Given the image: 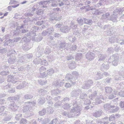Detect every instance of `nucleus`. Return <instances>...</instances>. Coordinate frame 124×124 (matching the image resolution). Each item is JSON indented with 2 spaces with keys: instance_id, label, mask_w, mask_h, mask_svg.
I'll use <instances>...</instances> for the list:
<instances>
[{
  "instance_id": "obj_54",
  "label": "nucleus",
  "mask_w": 124,
  "mask_h": 124,
  "mask_svg": "<svg viewBox=\"0 0 124 124\" xmlns=\"http://www.w3.org/2000/svg\"><path fill=\"white\" fill-rule=\"evenodd\" d=\"M47 110L48 112L50 114L53 111V108L50 106L47 108Z\"/></svg>"
},
{
  "instance_id": "obj_28",
  "label": "nucleus",
  "mask_w": 124,
  "mask_h": 124,
  "mask_svg": "<svg viewBox=\"0 0 124 124\" xmlns=\"http://www.w3.org/2000/svg\"><path fill=\"white\" fill-rule=\"evenodd\" d=\"M16 59V58L15 55H14L13 57L10 56V58L8 60V62L10 64L13 63L15 62V60Z\"/></svg>"
},
{
  "instance_id": "obj_63",
  "label": "nucleus",
  "mask_w": 124,
  "mask_h": 124,
  "mask_svg": "<svg viewBox=\"0 0 124 124\" xmlns=\"http://www.w3.org/2000/svg\"><path fill=\"white\" fill-rule=\"evenodd\" d=\"M48 34L47 31H44L42 32V35L43 36H45L47 35Z\"/></svg>"
},
{
  "instance_id": "obj_62",
  "label": "nucleus",
  "mask_w": 124,
  "mask_h": 124,
  "mask_svg": "<svg viewBox=\"0 0 124 124\" xmlns=\"http://www.w3.org/2000/svg\"><path fill=\"white\" fill-rule=\"evenodd\" d=\"M22 115V114H17L16 115L15 118L17 120H18L20 118Z\"/></svg>"
},
{
  "instance_id": "obj_17",
  "label": "nucleus",
  "mask_w": 124,
  "mask_h": 124,
  "mask_svg": "<svg viewBox=\"0 0 124 124\" xmlns=\"http://www.w3.org/2000/svg\"><path fill=\"white\" fill-rule=\"evenodd\" d=\"M63 84L64 83L62 81L59 80L53 82V85L54 86L59 87L62 86Z\"/></svg>"
},
{
  "instance_id": "obj_39",
  "label": "nucleus",
  "mask_w": 124,
  "mask_h": 124,
  "mask_svg": "<svg viewBox=\"0 0 124 124\" xmlns=\"http://www.w3.org/2000/svg\"><path fill=\"white\" fill-rule=\"evenodd\" d=\"M91 10H93L92 12L93 14L97 15H100L102 13L100 11H99L98 10H95V9H91Z\"/></svg>"
},
{
  "instance_id": "obj_15",
  "label": "nucleus",
  "mask_w": 124,
  "mask_h": 124,
  "mask_svg": "<svg viewBox=\"0 0 124 124\" xmlns=\"http://www.w3.org/2000/svg\"><path fill=\"white\" fill-rule=\"evenodd\" d=\"M95 55L93 53L89 52L87 53L85 55L86 58L88 60H91L93 59Z\"/></svg>"
},
{
  "instance_id": "obj_30",
  "label": "nucleus",
  "mask_w": 124,
  "mask_h": 124,
  "mask_svg": "<svg viewBox=\"0 0 124 124\" xmlns=\"http://www.w3.org/2000/svg\"><path fill=\"white\" fill-rule=\"evenodd\" d=\"M84 23L89 25H91L93 23L92 20L89 19H86L84 18Z\"/></svg>"
},
{
  "instance_id": "obj_11",
  "label": "nucleus",
  "mask_w": 124,
  "mask_h": 124,
  "mask_svg": "<svg viewBox=\"0 0 124 124\" xmlns=\"http://www.w3.org/2000/svg\"><path fill=\"white\" fill-rule=\"evenodd\" d=\"M68 44L66 43L65 41H62L60 42L59 45V48L60 49H66L68 50L69 48V47L68 46Z\"/></svg>"
},
{
  "instance_id": "obj_3",
  "label": "nucleus",
  "mask_w": 124,
  "mask_h": 124,
  "mask_svg": "<svg viewBox=\"0 0 124 124\" xmlns=\"http://www.w3.org/2000/svg\"><path fill=\"white\" fill-rule=\"evenodd\" d=\"M35 102H28L26 103L25 106L23 107V112H30V114H32V107L36 104Z\"/></svg>"
},
{
  "instance_id": "obj_58",
  "label": "nucleus",
  "mask_w": 124,
  "mask_h": 124,
  "mask_svg": "<svg viewBox=\"0 0 124 124\" xmlns=\"http://www.w3.org/2000/svg\"><path fill=\"white\" fill-rule=\"evenodd\" d=\"M9 72L8 71L6 72L5 71H3L0 72V74L2 75H8V73Z\"/></svg>"
},
{
  "instance_id": "obj_53",
  "label": "nucleus",
  "mask_w": 124,
  "mask_h": 124,
  "mask_svg": "<svg viewBox=\"0 0 124 124\" xmlns=\"http://www.w3.org/2000/svg\"><path fill=\"white\" fill-rule=\"evenodd\" d=\"M88 26L87 25H84V26L82 28V32L83 33H85V31L88 29Z\"/></svg>"
},
{
  "instance_id": "obj_2",
  "label": "nucleus",
  "mask_w": 124,
  "mask_h": 124,
  "mask_svg": "<svg viewBox=\"0 0 124 124\" xmlns=\"http://www.w3.org/2000/svg\"><path fill=\"white\" fill-rule=\"evenodd\" d=\"M8 78L7 81L8 82H11L13 83H16V84H19V85L16 87L17 89H20L23 88L28 84L25 81H23L21 83L22 81L21 80L17 81L16 79L11 75L8 76Z\"/></svg>"
},
{
  "instance_id": "obj_41",
  "label": "nucleus",
  "mask_w": 124,
  "mask_h": 124,
  "mask_svg": "<svg viewBox=\"0 0 124 124\" xmlns=\"http://www.w3.org/2000/svg\"><path fill=\"white\" fill-rule=\"evenodd\" d=\"M33 97V96L29 94H26L24 96V98L25 99H29L32 98Z\"/></svg>"
},
{
  "instance_id": "obj_33",
  "label": "nucleus",
  "mask_w": 124,
  "mask_h": 124,
  "mask_svg": "<svg viewBox=\"0 0 124 124\" xmlns=\"http://www.w3.org/2000/svg\"><path fill=\"white\" fill-rule=\"evenodd\" d=\"M39 94L42 95H45L47 94V91H46L45 89H41L39 90Z\"/></svg>"
},
{
  "instance_id": "obj_7",
  "label": "nucleus",
  "mask_w": 124,
  "mask_h": 124,
  "mask_svg": "<svg viewBox=\"0 0 124 124\" xmlns=\"http://www.w3.org/2000/svg\"><path fill=\"white\" fill-rule=\"evenodd\" d=\"M115 106H110L108 104H106L104 106V107L105 110H109V112L110 113H115L119 109V108L118 107H116L114 109L113 108L115 107Z\"/></svg>"
},
{
  "instance_id": "obj_47",
  "label": "nucleus",
  "mask_w": 124,
  "mask_h": 124,
  "mask_svg": "<svg viewBox=\"0 0 124 124\" xmlns=\"http://www.w3.org/2000/svg\"><path fill=\"white\" fill-rule=\"evenodd\" d=\"M117 42L122 45L124 44V40L121 39L118 37V39H117Z\"/></svg>"
},
{
  "instance_id": "obj_26",
  "label": "nucleus",
  "mask_w": 124,
  "mask_h": 124,
  "mask_svg": "<svg viewBox=\"0 0 124 124\" xmlns=\"http://www.w3.org/2000/svg\"><path fill=\"white\" fill-rule=\"evenodd\" d=\"M117 39H118V37L115 36L113 37L109 38V41L110 43H112L116 41L117 42Z\"/></svg>"
},
{
  "instance_id": "obj_34",
  "label": "nucleus",
  "mask_w": 124,
  "mask_h": 124,
  "mask_svg": "<svg viewBox=\"0 0 124 124\" xmlns=\"http://www.w3.org/2000/svg\"><path fill=\"white\" fill-rule=\"evenodd\" d=\"M82 57V54L81 53H77L75 56V59L77 60H79Z\"/></svg>"
},
{
  "instance_id": "obj_60",
  "label": "nucleus",
  "mask_w": 124,
  "mask_h": 124,
  "mask_svg": "<svg viewBox=\"0 0 124 124\" xmlns=\"http://www.w3.org/2000/svg\"><path fill=\"white\" fill-rule=\"evenodd\" d=\"M57 120H58L57 119H54L51 122L49 123V124H58Z\"/></svg>"
},
{
  "instance_id": "obj_12",
  "label": "nucleus",
  "mask_w": 124,
  "mask_h": 124,
  "mask_svg": "<svg viewBox=\"0 0 124 124\" xmlns=\"http://www.w3.org/2000/svg\"><path fill=\"white\" fill-rule=\"evenodd\" d=\"M97 54H98L99 61H104L105 60L107 56L106 54L103 53L100 54V53L98 52Z\"/></svg>"
},
{
  "instance_id": "obj_52",
  "label": "nucleus",
  "mask_w": 124,
  "mask_h": 124,
  "mask_svg": "<svg viewBox=\"0 0 124 124\" xmlns=\"http://www.w3.org/2000/svg\"><path fill=\"white\" fill-rule=\"evenodd\" d=\"M123 74H121V73L120 72L119 73V77H118V79H122V78H124V72H123Z\"/></svg>"
},
{
  "instance_id": "obj_61",
  "label": "nucleus",
  "mask_w": 124,
  "mask_h": 124,
  "mask_svg": "<svg viewBox=\"0 0 124 124\" xmlns=\"http://www.w3.org/2000/svg\"><path fill=\"white\" fill-rule=\"evenodd\" d=\"M115 117L114 115H112L109 118L108 120L109 121H113L114 120Z\"/></svg>"
},
{
  "instance_id": "obj_50",
  "label": "nucleus",
  "mask_w": 124,
  "mask_h": 124,
  "mask_svg": "<svg viewBox=\"0 0 124 124\" xmlns=\"http://www.w3.org/2000/svg\"><path fill=\"white\" fill-rule=\"evenodd\" d=\"M35 33V32H34L31 31V32H29L27 33V35L28 36H34L36 34Z\"/></svg>"
},
{
  "instance_id": "obj_10",
  "label": "nucleus",
  "mask_w": 124,
  "mask_h": 124,
  "mask_svg": "<svg viewBox=\"0 0 124 124\" xmlns=\"http://www.w3.org/2000/svg\"><path fill=\"white\" fill-rule=\"evenodd\" d=\"M93 81L92 80H89L85 82L82 86V88L84 89H89L93 84Z\"/></svg>"
},
{
  "instance_id": "obj_40",
  "label": "nucleus",
  "mask_w": 124,
  "mask_h": 124,
  "mask_svg": "<svg viewBox=\"0 0 124 124\" xmlns=\"http://www.w3.org/2000/svg\"><path fill=\"white\" fill-rule=\"evenodd\" d=\"M22 48L24 50L27 51L30 49V48L29 47L28 44L26 43L23 45Z\"/></svg>"
},
{
  "instance_id": "obj_27",
  "label": "nucleus",
  "mask_w": 124,
  "mask_h": 124,
  "mask_svg": "<svg viewBox=\"0 0 124 124\" xmlns=\"http://www.w3.org/2000/svg\"><path fill=\"white\" fill-rule=\"evenodd\" d=\"M46 99L47 100L48 104H50L49 105L51 104V105H52V104H53V99H52L51 97L50 96L47 95L46 97Z\"/></svg>"
},
{
  "instance_id": "obj_56",
  "label": "nucleus",
  "mask_w": 124,
  "mask_h": 124,
  "mask_svg": "<svg viewBox=\"0 0 124 124\" xmlns=\"http://www.w3.org/2000/svg\"><path fill=\"white\" fill-rule=\"evenodd\" d=\"M40 63L42 65H44L46 66L47 64V61L45 60H41V61Z\"/></svg>"
},
{
  "instance_id": "obj_42",
  "label": "nucleus",
  "mask_w": 124,
  "mask_h": 124,
  "mask_svg": "<svg viewBox=\"0 0 124 124\" xmlns=\"http://www.w3.org/2000/svg\"><path fill=\"white\" fill-rule=\"evenodd\" d=\"M77 21L80 25H82L84 24V21L82 19L78 18L77 19Z\"/></svg>"
},
{
  "instance_id": "obj_20",
  "label": "nucleus",
  "mask_w": 124,
  "mask_h": 124,
  "mask_svg": "<svg viewBox=\"0 0 124 124\" xmlns=\"http://www.w3.org/2000/svg\"><path fill=\"white\" fill-rule=\"evenodd\" d=\"M9 107L10 108L11 110L13 111H15L17 109L18 106L14 104H11L9 105Z\"/></svg>"
},
{
  "instance_id": "obj_44",
  "label": "nucleus",
  "mask_w": 124,
  "mask_h": 124,
  "mask_svg": "<svg viewBox=\"0 0 124 124\" xmlns=\"http://www.w3.org/2000/svg\"><path fill=\"white\" fill-rule=\"evenodd\" d=\"M46 31L48 35H50L54 31V29L53 28L50 27L47 29Z\"/></svg>"
},
{
  "instance_id": "obj_6",
  "label": "nucleus",
  "mask_w": 124,
  "mask_h": 124,
  "mask_svg": "<svg viewBox=\"0 0 124 124\" xmlns=\"http://www.w3.org/2000/svg\"><path fill=\"white\" fill-rule=\"evenodd\" d=\"M37 50H39L36 53V56L33 61V62L35 64H38L40 63L41 59L40 58L44 51V49L39 47L38 48Z\"/></svg>"
},
{
  "instance_id": "obj_51",
  "label": "nucleus",
  "mask_w": 124,
  "mask_h": 124,
  "mask_svg": "<svg viewBox=\"0 0 124 124\" xmlns=\"http://www.w3.org/2000/svg\"><path fill=\"white\" fill-rule=\"evenodd\" d=\"M70 28H72V29H76L77 27V25L75 24L74 23L72 22H71L70 26Z\"/></svg>"
},
{
  "instance_id": "obj_23",
  "label": "nucleus",
  "mask_w": 124,
  "mask_h": 124,
  "mask_svg": "<svg viewBox=\"0 0 124 124\" xmlns=\"http://www.w3.org/2000/svg\"><path fill=\"white\" fill-rule=\"evenodd\" d=\"M67 0H59V6H61L64 5H67Z\"/></svg>"
},
{
  "instance_id": "obj_36",
  "label": "nucleus",
  "mask_w": 124,
  "mask_h": 124,
  "mask_svg": "<svg viewBox=\"0 0 124 124\" xmlns=\"http://www.w3.org/2000/svg\"><path fill=\"white\" fill-rule=\"evenodd\" d=\"M47 75L49 76H51L54 73V70L52 68L50 69L47 71Z\"/></svg>"
},
{
  "instance_id": "obj_46",
  "label": "nucleus",
  "mask_w": 124,
  "mask_h": 124,
  "mask_svg": "<svg viewBox=\"0 0 124 124\" xmlns=\"http://www.w3.org/2000/svg\"><path fill=\"white\" fill-rule=\"evenodd\" d=\"M46 113V110L45 109H43L42 110L39 112V114L40 115H44Z\"/></svg>"
},
{
  "instance_id": "obj_49",
  "label": "nucleus",
  "mask_w": 124,
  "mask_h": 124,
  "mask_svg": "<svg viewBox=\"0 0 124 124\" xmlns=\"http://www.w3.org/2000/svg\"><path fill=\"white\" fill-rule=\"evenodd\" d=\"M28 123L27 121L24 118H22L20 122V124H27Z\"/></svg>"
},
{
  "instance_id": "obj_38",
  "label": "nucleus",
  "mask_w": 124,
  "mask_h": 124,
  "mask_svg": "<svg viewBox=\"0 0 124 124\" xmlns=\"http://www.w3.org/2000/svg\"><path fill=\"white\" fill-rule=\"evenodd\" d=\"M112 29V28L109 25H105L103 27V28L104 30H107V31L108 30H111Z\"/></svg>"
},
{
  "instance_id": "obj_37",
  "label": "nucleus",
  "mask_w": 124,
  "mask_h": 124,
  "mask_svg": "<svg viewBox=\"0 0 124 124\" xmlns=\"http://www.w3.org/2000/svg\"><path fill=\"white\" fill-rule=\"evenodd\" d=\"M97 94V93L96 92L94 91L91 95L89 96V98L91 100H93V99L94 98L95 96Z\"/></svg>"
},
{
  "instance_id": "obj_43",
  "label": "nucleus",
  "mask_w": 124,
  "mask_h": 124,
  "mask_svg": "<svg viewBox=\"0 0 124 124\" xmlns=\"http://www.w3.org/2000/svg\"><path fill=\"white\" fill-rule=\"evenodd\" d=\"M71 106L70 104L66 103L64 105L63 108L65 109L68 110L69 109V108L71 107Z\"/></svg>"
},
{
  "instance_id": "obj_16",
  "label": "nucleus",
  "mask_w": 124,
  "mask_h": 124,
  "mask_svg": "<svg viewBox=\"0 0 124 124\" xmlns=\"http://www.w3.org/2000/svg\"><path fill=\"white\" fill-rule=\"evenodd\" d=\"M70 29V27L67 26H63L60 29V30L63 33H66L68 32Z\"/></svg>"
},
{
  "instance_id": "obj_19",
  "label": "nucleus",
  "mask_w": 124,
  "mask_h": 124,
  "mask_svg": "<svg viewBox=\"0 0 124 124\" xmlns=\"http://www.w3.org/2000/svg\"><path fill=\"white\" fill-rule=\"evenodd\" d=\"M104 100V99L103 97L101 95L100 97H98L96 99V101L95 102L96 104H100Z\"/></svg>"
},
{
  "instance_id": "obj_57",
  "label": "nucleus",
  "mask_w": 124,
  "mask_h": 124,
  "mask_svg": "<svg viewBox=\"0 0 124 124\" xmlns=\"http://www.w3.org/2000/svg\"><path fill=\"white\" fill-rule=\"evenodd\" d=\"M46 70V68L45 67L43 66L41 67L39 69L40 73L41 72H45Z\"/></svg>"
},
{
  "instance_id": "obj_59",
  "label": "nucleus",
  "mask_w": 124,
  "mask_h": 124,
  "mask_svg": "<svg viewBox=\"0 0 124 124\" xmlns=\"http://www.w3.org/2000/svg\"><path fill=\"white\" fill-rule=\"evenodd\" d=\"M43 13V10L42 9H40L38 10L36 12V14L38 15H41Z\"/></svg>"
},
{
  "instance_id": "obj_18",
  "label": "nucleus",
  "mask_w": 124,
  "mask_h": 124,
  "mask_svg": "<svg viewBox=\"0 0 124 124\" xmlns=\"http://www.w3.org/2000/svg\"><path fill=\"white\" fill-rule=\"evenodd\" d=\"M109 68V65L108 63H103L100 66L101 70L102 71L107 70Z\"/></svg>"
},
{
  "instance_id": "obj_25",
  "label": "nucleus",
  "mask_w": 124,
  "mask_h": 124,
  "mask_svg": "<svg viewBox=\"0 0 124 124\" xmlns=\"http://www.w3.org/2000/svg\"><path fill=\"white\" fill-rule=\"evenodd\" d=\"M51 92L52 95H56L60 93L61 92V91L57 89H56L52 90Z\"/></svg>"
},
{
  "instance_id": "obj_45",
  "label": "nucleus",
  "mask_w": 124,
  "mask_h": 124,
  "mask_svg": "<svg viewBox=\"0 0 124 124\" xmlns=\"http://www.w3.org/2000/svg\"><path fill=\"white\" fill-rule=\"evenodd\" d=\"M16 53L15 51L13 50H11L10 51L9 53L8 54V56L13 57L14 55H14Z\"/></svg>"
},
{
  "instance_id": "obj_29",
  "label": "nucleus",
  "mask_w": 124,
  "mask_h": 124,
  "mask_svg": "<svg viewBox=\"0 0 124 124\" xmlns=\"http://www.w3.org/2000/svg\"><path fill=\"white\" fill-rule=\"evenodd\" d=\"M68 66L69 68L71 69H74L76 68V64L73 61L69 64Z\"/></svg>"
},
{
  "instance_id": "obj_35",
  "label": "nucleus",
  "mask_w": 124,
  "mask_h": 124,
  "mask_svg": "<svg viewBox=\"0 0 124 124\" xmlns=\"http://www.w3.org/2000/svg\"><path fill=\"white\" fill-rule=\"evenodd\" d=\"M102 74L100 73H98L96 74L95 77V79L96 80L100 79L102 78Z\"/></svg>"
},
{
  "instance_id": "obj_13",
  "label": "nucleus",
  "mask_w": 124,
  "mask_h": 124,
  "mask_svg": "<svg viewBox=\"0 0 124 124\" xmlns=\"http://www.w3.org/2000/svg\"><path fill=\"white\" fill-rule=\"evenodd\" d=\"M81 92V90L78 89H74L71 92V96L72 97L77 96H78Z\"/></svg>"
},
{
  "instance_id": "obj_48",
  "label": "nucleus",
  "mask_w": 124,
  "mask_h": 124,
  "mask_svg": "<svg viewBox=\"0 0 124 124\" xmlns=\"http://www.w3.org/2000/svg\"><path fill=\"white\" fill-rule=\"evenodd\" d=\"M51 52L50 50L48 47H46L44 51V53L46 54H49Z\"/></svg>"
},
{
  "instance_id": "obj_8",
  "label": "nucleus",
  "mask_w": 124,
  "mask_h": 124,
  "mask_svg": "<svg viewBox=\"0 0 124 124\" xmlns=\"http://www.w3.org/2000/svg\"><path fill=\"white\" fill-rule=\"evenodd\" d=\"M119 59L118 56L114 54L110 57L109 60V61L112 62L113 64L115 66L117 64Z\"/></svg>"
},
{
  "instance_id": "obj_5",
  "label": "nucleus",
  "mask_w": 124,
  "mask_h": 124,
  "mask_svg": "<svg viewBox=\"0 0 124 124\" xmlns=\"http://www.w3.org/2000/svg\"><path fill=\"white\" fill-rule=\"evenodd\" d=\"M124 8H117L116 9L114 10V14L110 17L109 19L113 22H116L118 15H120L121 13H122L123 11L124 10Z\"/></svg>"
},
{
  "instance_id": "obj_55",
  "label": "nucleus",
  "mask_w": 124,
  "mask_h": 124,
  "mask_svg": "<svg viewBox=\"0 0 124 124\" xmlns=\"http://www.w3.org/2000/svg\"><path fill=\"white\" fill-rule=\"evenodd\" d=\"M40 74V77L42 78H45L47 76L46 74V73L44 72H41Z\"/></svg>"
},
{
  "instance_id": "obj_21",
  "label": "nucleus",
  "mask_w": 124,
  "mask_h": 124,
  "mask_svg": "<svg viewBox=\"0 0 124 124\" xmlns=\"http://www.w3.org/2000/svg\"><path fill=\"white\" fill-rule=\"evenodd\" d=\"M76 82L75 81H72V80H70V82L66 83L65 86L67 88L70 87L71 86H73L75 84Z\"/></svg>"
},
{
  "instance_id": "obj_31",
  "label": "nucleus",
  "mask_w": 124,
  "mask_h": 124,
  "mask_svg": "<svg viewBox=\"0 0 124 124\" xmlns=\"http://www.w3.org/2000/svg\"><path fill=\"white\" fill-rule=\"evenodd\" d=\"M45 102V100L44 97H40L38 99V102L39 104L42 105Z\"/></svg>"
},
{
  "instance_id": "obj_64",
  "label": "nucleus",
  "mask_w": 124,
  "mask_h": 124,
  "mask_svg": "<svg viewBox=\"0 0 124 124\" xmlns=\"http://www.w3.org/2000/svg\"><path fill=\"white\" fill-rule=\"evenodd\" d=\"M118 95L121 97H124V91H121L119 92L118 93Z\"/></svg>"
},
{
  "instance_id": "obj_1",
  "label": "nucleus",
  "mask_w": 124,
  "mask_h": 124,
  "mask_svg": "<svg viewBox=\"0 0 124 124\" xmlns=\"http://www.w3.org/2000/svg\"><path fill=\"white\" fill-rule=\"evenodd\" d=\"M80 103L78 100L75 101L73 103L74 107L71 109L70 112V113L64 112L62 113L63 115L69 117L78 116L80 113V111L82 109L81 107L79 106Z\"/></svg>"
},
{
  "instance_id": "obj_24",
  "label": "nucleus",
  "mask_w": 124,
  "mask_h": 124,
  "mask_svg": "<svg viewBox=\"0 0 124 124\" xmlns=\"http://www.w3.org/2000/svg\"><path fill=\"white\" fill-rule=\"evenodd\" d=\"M102 113V110H99L93 113V116L96 117H99L101 115Z\"/></svg>"
},
{
  "instance_id": "obj_22",
  "label": "nucleus",
  "mask_w": 124,
  "mask_h": 124,
  "mask_svg": "<svg viewBox=\"0 0 124 124\" xmlns=\"http://www.w3.org/2000/svg\"><path fill=\"white\" fill-rule=\"evenodd\" d=\"M65 78L66 80H72V81H74L75 80L74 78H73L71 74H66Z\"/></svg>"
},
{
  "instance_id": "obj_9",
  "label": "nucleus",
  "mask_w": 124,
  "mask_h": 124,
  "mask_svg": "<svg viewBox=\"0 0 124 124\" xmlns=\"http://www.w3.org/2000/svg\"><path fill=\"white\" fill-rule=\"evenodd\" d=\"M80 98L84 101V103L85 104L87 105L91 103V101L90 100L87 99V95L85 93H82L81 94Z\"/></svg>"
},
{
  "instance_id": "obj_4",
  "label": "nucleus",
  "mask_w": 124,
  "mask_h": 124,
  "mask_svg": "<svg viewBox=\"0 0 124 124\" xmlns=\"http://www.w3.org/2000/svg\"><path fill=\"white\" fill-rule=\"evenodd\" d=\"M105 92L107 94L109 95L108 98L110 99H112L116 97V95H117V91L114 90L113 92V89L110 87H106L105 88Z\"/></svg>"
},
{
  "instance_id": "obj_32",
  "label": "nucleus",
  "mask_w": 124,
  "mask_h": 124,
  "mask_svg": "<svg viewBox=\"0 0 124 124\" xmlns=\"http://www.w3.org/2000/svg\"><path fill=\"white\" fill-rule=\"evenodd\" d=\"M18 59V62L19 64H22L25 62L24 57L23 56L20 57Z\"/></svg>"
},
{
  "instance_id": "obj_14",
  "label": "nucleus",
  "mask_w": 124,
  "mask_h": 124,
  "mask_svg": "<svg viewBox=\"0 0 124 124\" xmlns=\"http://www.w3.org/2000/svg\"><path fill=\"white\" fill-rule=\"evenodd\" d=\"M58 13H56L54 12L52 13H51L50 15V20H60L61 18H57V15H58Z\"/></svg>"
}]
</instances>
